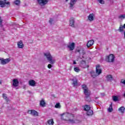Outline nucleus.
<instances>
[{"mask_svg": "<svg viewBox=\"0 0 125 125\" xmlns=\"http://www.w3.org/2000/svg\"><path fill=\"white\" fill-rule=\"evenodd\" d=\"M93 44H94V41L90 40L87 42L86 45L87 48H89L90 47H91V46H92Z\"/></svg>", "mask_w": 125, "mask_h": 125, "instance_id": "obj_10", "label": "nucleus"}, {"mask_svg": "<svg viewBox=\"0 0 125 125\" xmlns=\"http://www.w3.org/2000/svg\"><path fill=\"white\" fill-rule=\"evenodd\" d=\"M94 15L93 14H90L88 16V19L90 21H93L94 18H93Z\"/></svg>", "mask_w": 125, "mask_h": 125, "instance_id": "obj_21", "label": "nucleus"}, {"mask_svg": "<svg viewBox=\"0 0 125 125\" xmlns=\"http://www.w3.org/2000/svg\"><path fill=\"white\" fill-rule=\"evenodd\" d=\"M0 62L1 65H6L7 63H9L10 62V59L7 58L6 59H4L3 58L0 59Z\"/></svg>", "mask_w": 125, "mask_h": 125, "instance_id": "obj_5", "label": "nucleus"}, {"mask_svg": "<svg viewBox=\"0 0 125 125\" xmlns=\"http://www.w3.org/2000/svg\"><path fill=\"white\" fill-rule=\"evenodd\" d=\"M1 23H2V20H1V19L0 17V25H1Z\"/></svg>", "mask_w": 125, "mask_h": 125, "instance_id": "obj_40", "label": "nucleus"}, {"mask_svg": "<svg viewBox=\"0 0 125 125\" xmlns=\"http://www.w3.org/2000/svg\"><path fill=\"white\" fill-rule=\"evenodd\" d=\"M28 84L30 86H36V81L34 80H30L28 82Z\"/></svg>", "mask_w": 125, "mask_h": 125, "instance_id": "obj_14", "label": "nucleus"}, {"mask_svg": "<svg viewBox=\"0 0 125 125\" xmlns=\"http://www.w3.org/2000/svg\"><path fill=\"white\" fill-rule=\"evenodd\" d=\"M69 26L71 27H75V19L74 18H71L69 20Z\"/></svg>", "mask_w": 125, "mask_h": 125, "instance_id": "obj_12", "label": "nucleus"}, {"mask_svg": "<svg viewBox=\"0 0 125 125\" xmlns=\"http://www.w3.org/2000/svg\"><path fill=\"white\" fill-rule=\"evenodd\" d=\"M53 21V20H52V19H50L49 22V23H50L51 24V23H52V22Z\"/></svg>", "mask_w": 125, "mask_h": 125, "instance_id": "obj_39", "label": "nucleus"}, {"mask_svg": "<svg viewBox=\"0 0 125 125\" xmlns=\"http://www.w3.org/2000/svg\"><path fill=\"white\" fill-rule=\"evenodd\" d=\"M124 38H125V31L124 32Z\"/></svg>", "mask_w": 125, "mask_h": 125, "instance_id": "obj_44", "label": "nucleus"}, {"mask_svg": "<svg viewBox=\"0 0 125 125\" xmlns=\"http://www.w3.org/2000/svg\"><path fill=\"white\" fill-rule=\"evenodd\" d=\"M99 2L101 3V4H104L105 3V2L104 0H98Z\"/></svg>", "mask_w": 125, "mask_h": 125, "instance_id": "obj_35", "label": "nucleus"}, {"mask_svg": "<svg viewBox=\"0 0 125 125\" xmlns=\"http://www.w3.org/2000/svg\"><path fill=\"white\" fill-rule=\"evenodd\" d=\"M91 76L92 78H96V77H97L96 73L93 71H91Z\"/></svg>", "mask_w": 125, "mask_h": 125, "instance_id": "obj_27", "label": "nucleus"}, {"mask_svg": "<svg viewBox=\"0 0 125 125\" xmlns=\"http://www.w3.org/2000/svg\"><path fill=\"white\" fill-rule=\"evenodd\" d=\"M121 83H123V84H125V80L123 81V80L121 81Z\"/></svg>", "mask_w": 125, "mask_h": 125, "instance_id": "obj_41", "label": "nucleus"}, {"mask_svg": "<svg viewBox=\"0 0 125 125\" xmlns=\"http://www.w3.org/2000/svg\"><path fill=\"white\" fill-rule=\"evenodd\" d=\"M75 42H69V44L67 45L66 47H67V48H69L70 51H72V50H74V49H75Z\"/></svg>", "mask_w": 125, "mask_h": 125, "instance_id": "obj_6", "label": "nucleus"}, {"mask_svg": "<svg viewBox=\"0 0 125 125\" xmlns=\"http://www.w3.org/2000/svg\"><path fill=\"white\" fill-rule=\"evenodd\" d=\"M14 3L16 5H18L19 6L20 5V4L21 3V0H16L14 1Z\"/></svg>", "mask_w": 125, "mask_h": 125, "instance_id": "obj_26", "label": "nucleus"}, {"mask_svg": "<svg viewBox=\"0 0 125 125\" xmlns=\"http://www.w3.org/2000/svg\"><path fill=\"white\" fill-rule=\"evenodd\" d=\"M102 73V69L100 68V65L97 64L96 66V74H97V76H99Z\"/></svg>", "mask_w": 125, "mask_h": 125, "instance_id": "obj_8", "label": "nucleus"}, {"mask_svg": "<svg viewBox=\"0 0 125 125\" xmlns=\"http://www.w3.org/2000/svg\"><path fill=\"white\" fill-rule=\"evenodd\" d=\"M119 19H122V18L124 19L125 18V15H121L118 17Z\"/></svg>", "mask_w": 125, "mask_h": 125, "instance_id": "obj_34", "label": "nucleus"}, {"mask_svg": "<svg viewBox=\"0 0 125 125\" xmlns=\"http://www.w3.org/2000/svg\"><path fill=\"white\" fill-rule=\"evenodd\" d=\"M118 31L120 33H122V32H124V26L122 25H120L119 26V28L118 29Z\"/></svg>", "mask_w": 125, "mask_h": 125, "instance_id": "obj_30", "label": "nucleus"}, {"mask_svg": "<svg viewBox=\"0 0 125 125\" xmlns=\"http://www.w3.org/2000/svg\"><path fill=\"white\" fill-rule=\"evenodd\" d=\"M83 92L85 95V100L87 102H91V98H90V90L88 89V87L86 84H83L82 85Z\"/></svg>", "mask_w": 125, "mask_h": 125, "instance_id": "obj_2", "label": "nucleus"}, {"mask_svg": "<svg viewBox=\"0 0 125 125\" xmlns=\"http://www.w3.org/2000/svg\"><path fill=\"white\" fill-rule=\"evenodd\" d=\"M37 2L40 5H45L47 2H48V0H37Z\"/></svg>", "mask_w": 125, "mask_h": 125, "instance_id": "obj_9", "label": "nucleus"}, {"mask_svg": "<svg viewBox=\"0 0 125 125\" xmlns=\"http://www.w3.org/2000/svg\"><path fill=\"white\" fill-rule=\"evenodd\" d=\"M105 60L106 62L112 63L115 61V56L114 54H110L109 56L105 57Z\"/></svg>", "mask_w": 125, "mask_h": 125, "instance_id": "obj_3", "label": "nucleus"}, {"mask_svg": "<svg viewBox=\"0 0 125 125\" xmlns=\"http://www.w3.org/2000/svg\"><path fill=\"white\" fill-rule=\"evenodd\" d=\"M77 2V0H71L70 4V7H73L74 6V4L76 3Z\"/></svg>", "mask_w": 125, "mask_h": 125, "instance_id": "obj_24", "label": "nucleus"}, {"mask_svg": "<svg viewBox=\"0 0 125 125\" xmlns=\"http://www.w3.org/2000/svg\"><path fill=\"white\" fill-rule=\"evenodd\" d=\"M28 113H30L31 115H32V116H39V113L38 112L34 109L29 110H28Z\"/></svg>", "mask_w": 125, "mask_h": 125, "instance_id": "obj_11", "label": "nucleus"}, {"mask_svg": "<svg viewBox=\"0 0 125 125\" xmlns=\"http://www.w3.org/2000/svg\"><path fill=\"white\" fill-rule=\"evenodd\" d=\"M125 107L124 106H121L119 108V112H121L122 114H124L125 113Z\"/></svg>", "mask_w": 125, "mask_h": 125, "instance_id": "obj_25", "label": "nucleus"}, {"mask_svg": "<svg viewBox=\"0 0 125 125\" xmlns=\"http://www.w3.org/2000/svg\"><path fill=\"white\" fill-rule=\"evenodd\" d=\"M2 97L4 98V99H6V98H7V97H6V94H2Z\"/></svg>", "mask_w": 125, "mask_h": 125, "instance_id": "obj_37", "label": "nucleus"}, {"mask_svg": "<svg viewBox=\"0 0 125 125\" xmlns=\"http://www.w3.org/2000/svg\"><path fill=\"white\" fill-rule=\"evenodd\" d=\"M90 106L87 105V104H85L84 106V111H88L89 110H90Z\"/></svg>", "mask_w": 125, "mask_h": 125, "instance_id": "obj_22", "label": "nucleus"}, {"mask_svg": "<svg viewBox=\"0 0 125 125\" xmlns=\"http://www.w3.org/2000/svg\"><path fill=\"white\" fill-rule=\"evenodd\" d=\"M62 120L68 122L70 124H77L79 123L77 120H75V114L69 113L65 112L61 115Z\"/></svg>", "mask_w": 125, "mask_h": 125, "instance_id": "obj_1", "label": "nucleus"}, {"mask_svg": "<svg viewBox=\"0 0 125 125\" xmlns=\"http://www.w3.org/2000/svg\"><path fill=\"white\" fill-rule=\"evenodd\" d=\"M106 80L107 82H112L113 81V77L111 75H108L106 76Z\"/></svg>", "mask_w": 125, "mask_h": 125, "instance_id": "obj_18", "label": "nucleus"}, {"mask_svg": "<svg viewBox=\"0 0 125 125\" xmlns=\"http://www.w3.org/2000/svg\"><path fill=\"white\" fill-rule=\"evenodd\" d=\"M95 99H98V97H95Z\"/></svg>", "mask_w": 125, "mask_h": 125, "instance_id": "obj_45", "label": "nucleus"}, {"mask_svg": "<svg viewBox=\"0 0 125 125\" xmlns=\"http://www.w3.org/2000/svg\"><path fill=\"white\" fill-rule=\"evenodd\" d=\"M17 45L19 48H23V47H24V44H23L22 41L18 42L17 43Z\"/></svg>", "mask_w": 125, "mask_h": 125, "instance_id": "obj_16", "label": "nucleus"}, {"mask_svg": "<svg viewBox=\"0 0 125 125\" xmlns=\"http://www.w3.org/2000/svg\"><path fill=\"white\" fill-rule=\"evenodd\" d=\"M72 84L73 86H77L78 85V79H72Z\"/></svg>", "mask_w": 125, "mask_h": 125, "instance_id": "obj_20", "label": "nucleus"}, {"mask_svg": "<svg viewBox=\"0 0 125 125\" xmlns=\"http://www.w3.org/2000/svg\"><path fill=\"white\" fill-rule=\"evenodd\" d=\"M54 124V122L53 119H50L47 122V125H53Z\"/></svg>", "mask_w": 125, "mask_h": 125, "instance_id": "obj_19", "label": "nucleus"}, {"mask_svg": "<svg viewBox=\"0 0 125 125\" xmlns=\"http://www.w3.org/2000/svg\"><path fill=\"white\" fill-rule=\"evenodd\" d=\"M123 28H124V29H125V23L124 24Z\"/></svg>", "mask_w": 125, "mask_h": 125, "instance_id": "obj_43", "label": "nucleus"}, {"mask_svg": "<svg viewBox=\"0 0 125 125\" xmlns=\"http://www.w3.org/2000/svg\"><path fill=\"white\" fill-rule=\"evenodd\" d=\"M6 4H8V5H10V2L9 1H0V7H4Z\"/></svg>", "mask_w": 125, "mask_h": 125, "instance_id": "obj_13", "label": "nucleus"}, {"mask_svg": "<svg viewBox=\"0 0 125 125\" xmlns=\"http://www.w3.org/2000/svg\"><path fill=\"white\" fill-rule=\"evenodd\" d=\"M48 69H51V68H52V65H51V64H49L48 65Z\"/></svg>", "mask_w": 125, "mask_h": 125, "instance_id": "obj_38", "label": "nucleus"}, {"mask_svg": "<svg viewBox=\"0 0 125 125\" xmlns=\"http://www.w3.org/2000/svg\"><path fill=\"white\" fill-rule=\"evenodd\" d=\"M55 108L60 109L61 108V105H60V103H58L55 105Z\"/></svg>", "mask_w": 125, "mask_h": 125, "instance_id": "obj_32", "label": "nucleus"}, {"mask_svg": "<svg viewBox=\"0 0 125 125\" xmlns=\"http://www.w3.org/2000/svg\"><path fill=\"white\" fill-rule=\"evenodd\" d=\"M73 64L75 65L76 64H77V62H76V61H73Z\"/></svg>", "mask_w": 125, "mask_h": 125, "instance_id": "obj_42", "label": "nucleus"}, {"mask_svg": "<svg viewBox=\"0 0 125 125\" xmlns=\"http://www.w3.org/2000/svg\"><path fill=\"white\" fill-rule=\"evenodd\" d=\"M13 85L15 87H17V86L19 85V82H18V80L17 79L13 80Z\"/></svg>", "mask_w": 125, "mask_h": 125, "instance_id": "obj_15", "label": "nucleus"}, {"mask_svg": "<svg viewBox=\"0 0 125 125\" xmlns=\"http://www.w3.org/2000/svg\"><path fill=\"white\" fill-rule=\"evenodd\" d=\"M81 54H82V55H84V54H85V51H84V49L81 48Z\"/></svg>", "mask_w": 125, "mask_h": 125, "instance_id": "obj_33", "label": "nucleus"}, {"mask_svg": "<svg viewBox=\"0 0 125 125\" xmlns=\"http://www.w3.org/2000/svg\"><path fill=\"white\" fill-rule=\"evenodd\" d=\"M86 114L87 116H92L93 115V111L91 109L87 110Z\"/></svg>", "mask_w": 125, "mask_h": 125, "instance_id": "obj_23", "label": "nucleus"}, {"mask_svg": "<svg viewBox=\"0 0 125 125\" xmlns=\"http://www.w3.org/2000/svg\"><path fill=\"white\" fill-rule=\"evenodd\" d=\"M81 51H82V48L78 49L76 50V52H78V53H79V54H81Z\"/></svg>", "mask_w": 125, "mask_h": 125, "instance_id": "obj_36", "label": "nucleus"}, {"mask_svg": "<svg viewBox=\"0 0 125 125\" xmlns=\"http://www.w3.org/2000/svg\"><path fill=\"white\" fill-rule=\"evenodd\" d=\"M74 71L76 73H79L81 71V69L79 67H74Z\"/></svg>", "mask_w": 125, "mask_h": 125, "instance_id": "obj_31", "label": "nucleus"}, {"mask_svg": "<svg viewBox=\"0 0 125 125\" xmlns=\"http://www.w3.org/2000/svg\"><path fill=\"white\" fill-rule=\"evenodd\" d=\"M80 66L83 69H85V68H89V66L88 64H86V62L85 61L82 60L80 62Z\"/></svg>", "mask_w": 125, "mask_h": 125, "instance_id": "obj_7", "label": "nucleus"}, {"mask_svg": "<svg viewBox=\"0 0 125 125\" xmlns=\"http://www.w3.org/2000/svg\"><path fill=\"white\" fill-rule=\"evenodd\" d=\"M44 55L46 57L47 60L49 61L50 64H54L55 60L52 59V56L50 54V53L48 52L44 53Z\"/></svg>", "mask_w": 125, "mask_h": 125, "instance_id": "obj_4", "label": "nucleus"}, {"mask_svg": "<svg viewBox=\"0 0 125 125\" xmlns=\"http://www.w3.org/2000/svg\"><path fill=\"white\" fill-rule=\"evenodd\" d=\"M0 84H1V82L0 81Z\"/></svg>", "mask_w": 125, "mask_h": 125, "instance_id": "obj_46", "label": "nucleus"}, {"mask_svg": "<svg viewBox=\"0 0 125 125\" xmlns=\"http://www.w3.org/2000/svg\"><path fill=\"white\" fill-rule=\"evenodd\" d=\"M45 101H44V99H42L41 101H40V105L41 106V107H45L46 105Z\"/></svg>", "mask_w": 125, "mask_h": 125, "instance_id": "obj_17", "label": "nucleus"}, {"mask_svg": "<svg viewBox=\"0 0 125 125\" xmlns=\"http://www.w3.org/2000/svg\"><path fill=\"white\" fill-rule=\"evenodd\" d=\"M66 0V1H68V0Z\"/></svg>", "mask_w": 125, "mask_h": 125, "instance_id": "obj_47", "label": "nucleus"}, {"mask_svg": "<svg viewBox=\"0 0 125 125\" xmlns=\"http://www.w3.org/2000/svg\"><path fill=\"white\" fill-rule=\"evenodd\" d=\"M112 99L113 101H114L115 102H117V101H119V98L117 96H112Z\"/></svg>", "mask_w": 125, "mask_h": 125, "instance_id": "obj_28", "label": "nucleus"}, {"mask_svg": "<svg viewBox=\"0 0 125 125\" xmlns=\"http://www.w3.org/2000/svg\"><path fill=\"white\" fill-rule=\"evenodd\" d=\"M113 111V103H111L109 108H108V112L111 113Z\"/></svg>", "mask_w": 125, "mask_h": 125, "instance_id": "obj_29", "label": "nucleus"}]
</instances>
